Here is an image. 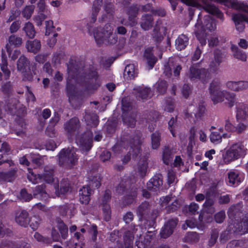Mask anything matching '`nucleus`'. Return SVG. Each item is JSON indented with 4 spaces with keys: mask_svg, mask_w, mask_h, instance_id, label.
<instances>
[{
    "mask_svg": "<svg viewBox=\"0 0 248 248\" xmlns=\"http://www.w3.org/2000/svg\"><path fill=\"white\" fill-rule=\"evenodd\" d=\"M102 210L104 219L106 221H109L111 218V210L109 205L104 204L103 205Z\"/></svg>",
    "mask_w": 248,
    "mask_h": 248,
    "instance_id": "nucleus-62",
    "label": "nucleus"
},
{
    "mask_svg": "<svg viewBox=\"0 0 248 248\" xmlns=\"http://www.w3.org/2000/svg\"><path fill=\"white\" fill-rule=\"evenodd\" d=\"M161 134L158 131H155L151 135L152 147L154 149H157L160 146Z\"/></svg>",
    "mask_w": 248,
    "mask_h": 248,
    "instance_id": "nucleus-45",
    "label": "nucleus"
},
{
    "mask_svg": "<svg viewBox=\"0 0 248 248\" xmlns=\"http://www.w3.org/2000/svg\"><path fill=\"white\" fill-rule=\"evenodd\" d=\"M80 80V83L89 93L97 90L100 85L97 73L91 66L82 74Z\"/></svg>",
    "mask_w": 248,
    "mask_h": 248,
    "instance_id": "nucleus-2",
    "label": "nucleus"
},
{
    "mask_svg": "<svg viewBox=\"0 0 248 248\" xmlns=\"http://www.w3.org/2000/svg\"><path fill=\"white\" fill-rule=\"evenodd\" d=\"M30 62L25 56H20L17 61V70L22 73H27L31 70Z\"/></svg>",
    "mask_w": 248,
    "mask_h": 248,
    "instance_id": "nucleus-22",
    "label": "nucleus"
},
{
    "mask_svg": "<svg viewBox=\"0 0 248 248\" xmlns=\"http://www.w3.org/2000/svg\"><path fill=\"white\" fill-rule=\"evenodd\" d=\"M227 248H245L244 243L241 240H232L227 245Z\"/></svg>",
    "mask_w": 248,
    "mask_h": 248,
    "instance_id": "nucleus-59",
    "label": "nucleus"
},
{
    "mask_svg": "<svg viewBox=\"0 0 248 248\" xmlns=\"http://www.w3.org/2000/svg\"><path fill=\"white\" fill-rule=\"evenodd\" d=\"M17 170V168H14L7 172H0V181L12 182L16 177Z\"/></svg>",
    "mask_w": 248,
    "mask_h": 248,
    "instance_id": "nucleus-28",
    "label": "nucleus"
},
{
    "mask_svg": "<svg viewBox=\"0 0 248 248\" xmlns=\"http://www.w3.org/2000/svg\"><path fill=\"white\" fill-rule=\"evenodd\" d=\"M199 235L196 232H189L185 237V241L187 243H196L199 241Z\"/></svg>",
    "mask_w": 248,
    "mask_h": 248,
    "instance_id": "nucleus-48",
    "label": "nucleus"
},
{
    "mask_svg": "<svg viewBox=\"0 0 248 248\" xmlns=\"http://www.w3.org/2000/svg\"><path fill=\"white\" fill-rule=\"evenodd\" d=\"M125 194L124 197V202L127 204L133 203L137 196L136 188H132L130 191L126 192Z\"/></svg>",
    "mask_w": 248,
    "mask_h": 248,
    "instance_id": "nucleus-41",
    "label": "nucleus"
},
{
    "mask_svg": "<svg viewBox=\"0 0 248 248\" xmlns=\"http://www.w3.org/2000/svg\"><path fill=\"white\" fill-rule=\"evenodd\" d=\"M228 182L230 186H236L242 180L239 173L237 171H232L228 173Z\"/></svg>",
    "mask_w": 248,
    "mask_h": 248,
    "instance_id": "nucleus-34",
    "label": "nucleus"
},
{
    "mask_svg": "<svg viewBox=\"0 0 248 248\" xmlns=\"http://www.w3.org/2000/svg\"><path fill=\"white\" fill-rule=\"evenodd\" d=\"M232 49L233 52V56L235 58L242 61H246L247 56L246 54L240 50L237 46H232Z\"/></svg>",
    "mask_w": 248,
    "mask_h": 248,
    "instance_id": "nucleus-47",
    "label": "nucleus"
},
{
    "mask_svg": "<svg viewBox=\"0 0 248 248\" xmlns=\"http://www.w3.org/2000/svg\"><path fill=\"white\" fill-rule=\"evenodd\" d=\"M203 20L204 23H203L201 19L199 17L195 28L204 32H206V30L211 31L216 28V23L209 16H205Z\"/></svg>",
    "mask_w": 248,
    "mask_h": 248,
    "instance_id": "nucleus-11",
    "label": "nucleus"
},
{
    "mask_svg": "<svg viewBox=\"0 0 248 248\" xmlns=\"http://www.w3.org/2000/svg\"><path fill=\"white\" fill-rule=\"evenodd\" d=\"M236 117L237 121L245 120L248 117V106L242 103H239L236 107Z\"/></svg>",
    "mask_w": 248,
    "mask_h": 248,
    "instance_id": "nucleus-25",
    "label": "nucleus"
},
{
    "mask_svg": "<svg viewBox=\"0 0 248 248\" xmlns=\"http://www.w3.org/2000/svg\"><path fill=\"white\" fill-rule=\"evenodd\" d=\"M34 7V5L26 6L22 11L23 16L27 19L30 18L33 12Z\"/></svg>",
    "mask_w": 248,
    "mask_h": 248,
    "instance_id": "nucleus-55",
    "label": "nucleus"
},
{
    "mask_svg": "<svg viewBox=\"0 0 248 248\" xmlns=\"http://www.w3.org/2000/svg\"><path fill=\"white\" fill-rule=\"evenodd\" d=\"M144 57L150 66V69L153 68L157 61V58L153 54V47H148L145 49Z\"/></svg>",
    "mask_w": 248,
    "mask_h": 248,
    "instance_id": "nucleus-31",
    "label": "nucleus"
},
{
    "mask_svg": "<svg viewBox=\"0 0 248 248\" xmlns=\"http://www.w3.org/2000/svg\"><path fill=\"white\" fill-rule=\"evenodd\" d=\"M93 36L98 46L104 44L113 46L118 42V35L114 32L113 27L110 24H106L103 27H98L93 30Z\"/></svg>",
    "mask_w": 248,
    "mask_h": 248,
    "instance_id": "nucleus-1",
    "label": "nucleus"
},
{
    "mask_svg": "<svg viewBox=\"0 0 248 248\" xmlns=\"http://www.w3.org/2000/svg\"><path fill=\"white\" fill-rule=\"evenodd\" d=\"M84 118L87 125L88 126L96 127L98 124V117L96 114L93 112L86 111Z\"/></svg>",
    "mask_w": 248,
    "mask_h": 248,
    "instance_id": "nucleus-24",
    "label": "nucleus"
},
{
    "mask_svg": "<svg viewBox=\"0 0 248 248\" xmlns=\"http://www.w3.org/2000/svg\"><path fill=\"white\" fill-rule=\"evenodd\" d=\"M123 121L128 126L133 127L135 126L136 123V121L135 117L134 116H123Z\"/></svg>",
    "mask_w": 248,
    "mask_h": 248,
    "instance_id": "nucleus-63",
    "label": "nucleus"
},
{
    "mask_svg": "<svg viewBox=\"0 0 248 248\" xmlns=\"http://www.w3.org/2000/svg\"><path fill=\"white\" fill-rule=\"evenodd\" d=\"M41 219L37 216H34L30 218V227L33 230H36L39 226Z\"/></svg>",
    "mask_w": 248,
    "mask_h": 248,
    "instance_id": "nucleus-60",
    "label": "nucleus"
},
{
    "mask_svg": "<svg viewBox=\"0 0 248 248\" xmlns=\"http://www.w3.org/2000/svg\"><path fill=\"white\" fill-rule=\"evenodd\" d=\"M54 170L55 167L54 166H46L44 168L43 173L38 174V177L41 181H44L48 184L51 183L54 181Z\"/></svg>",
    "mask_w": 248,
    "mask_h": 248,
    "instance_id": "nucleus-15",
    "label": "nucleus"
},
{
    "mask_svg": "<svg viewBox=\"0 0 248 248\" xmlns=\"http://www.w3.org/2000/svg\"><path fill=\"white\" fill-rule=\"evenodd\" d=\"M235 231L240 232L241 234L248 232V214H246L242 220L237 225Z\"/></svg>",
    "mask_w": 248,
    "mask_h": 248,
    "instance_id": "nucleus-30",
    "label": "nucleus"
},
{
    "mask_svg": "<svg viewBox=\"0 0 248 248\" xmlns=\"http://www.w3.org/2000/svg\"><path fill=\"white\" fill-rule=\"evenodd\" d=\"M188 38L186 35H180L175 41L176 49L178 50L185 49L188 44Z\"/></svg>",
    "mask_w": 248,
    "mask_h": 248,
    "instance_id": "nucleus-36",
    "label": "nucleus"
},
{
    "mask_svg": "<svg viewBox=\"0 0 248 248\" xmlns=\"http://www.w3.org/2000/svg\"><path fill=\"white\" fill-rule=\"evenodd\" d=\"M46 186L44 185L38 186L35 187L34 195L40 198L42 200H46L48 195L45 190Z\"/></svg>",
    "mask_w": 248,
    "mask_h": 248,
    "instance_id": "nucleus-42",
    "label": "nucleus"
},
{
    "mask_svg": "<svg viewBox=\"0 0 248 248\" xmlns=\"http://www.w3.org/2000/svg\"><path fill=\"white\" fill-rule=\"evenodd\" d=\"M60 117L58 113H55L54 117H53L50 121L49 124L46 127L45 133L50 138H54L56 137L57 134L55 129L54 126L59 122Z\"/></svg>",
    "mask_w": 248,
    "mask_h": 248,
    "instance_id": "nucleus-21",
    "label": "nucleus"
},
{
    "mask_svg": "<svg viewBox=\"0 0 248 248\" xmlns=\"http://www.w3.org/2000/svg\"><path fill=\"white\" fill-rule=\"evenodd\" d=\"M180 207V203L177 200H175L170 204H169L166 207L168 213H173L177 211Z\"/></svg>",
    "mask_w": 248,
    "mask_h": 248,
    "instance_id": "nucleus-54",
    "label": "nucleus"
},
{
    "mask_svg": "<svg viewBox=\"0 0 248 248\" xmlns=\"http://www.w3.org/2000/svg\"><path fill=\"white\" fill-rule=\"evenodd\" d=\"M178 222L177 218H172L168 221L162 228L160 234L162 238H166L170 236L173 232Z\"/></svg>",
    "mask_w": 248,
    "mask_h": 248,
    "instance_id": "nucleus-13",
    "label": "nucleus"
},
{
    "mask_svg": "<svg viewBox=\"0 0 248 248\" xmlns=\"http://www.w3.org/2000/svg\"><path fill=\"white\" fill-rule=\"evenodd\" d=\"M206 108L204 105L202 103L199 104L198 107L196 108L195 112H193L195 119L198 120L201 119L205 113Z\"/></svg>",
    "mask_w": 248,
    "mask_h": 248,
    "instance_id": "nucleus-49",
    "label": "nucleus"
},
{
    "mask_svg": "<svg viewBox=\"0 0 248 248\" xmlns=\"http://www.w3.org/2000/svg\"><path fill=\"white\" fill-rule=\"evenodd\" d=\"M8 62L7 61V57L4 53L1 54V62L0 64V69L3 72L4 75V78L7 80L10 78L11 75V71L7 67Z\"/></svg>",
    "mask_w": 248,
    "mask_h": 248,
    "instance_id": "nucleus-33",
    "label": "nucleus"
},
{
    "mask_svg": "<svg viewBox=\"0 0 248 248\" xmlns=\"http://www.w3.org/2000/svg\"><path fill=\"white\" fill-rule=\"evenodd\" d=\"M7 107L11 115H17V105L16 103L15 100H9L7 104Z\"/></svg>",
    "mask_w": 248,
    "mask_h": 248,
    "instance_id": "nucleus-52",
    "label": "nucleus"
},
{
    "mask_svg": "<svg viewBox=\"0 0 248 248\" xmlns=\"http://www.w3.org/2000/svg\"><path fill=\"white\" fill-rule=\"evenodd\" d=\"M217 196V185H213L206 191L205 199H213Z\"/></svg>",
    "mask_w": 248,
    "mask_h": 248,
    "instance_id": "nucleus-50",
    "label": "nucleus"
},
{
    "mask_svg": "<svg viewBox=\"0 0 248 248\" xmlns=\"http://www.w3.org/2000/svg\"><path fill=\"white\" fill-rule=\"evenodd\" d=\"M226 90H219L210 93L211 98L214 104L222 102L224 101V95Z\"/></svg>",
    "mask_w": 248,
    "mask_h": 248,
    "instance_id": "nucleus-38",
    "label": "nucleus"
},
{
    "mask_svg": "<svg viewBox=\"0 0 248 248\" xmlns=\"http://www.w3.org/2000/svg\"><path fill=\"white\" fill-rule=\"evenodd\" d=\"M15 220L19 225L24 227H28L30 222L29 213L25 210L17 212L16 215Z\"/></svg>",
    "mask_w": 248,
    "mask_h": 248,
    "instance_id": "nucleus-18",
    "label": "nucleus"
},
{
    "mask_svg": "<svg viewBox=\"0 0 248 248\" xmlns=\"http://www.w3.org/2000/svg\"><path fill=\"white\" fill-rule=\"evenodd\" d=\"M138 72L134 64H127L124 70V77L127 79H133L138 76Z\"/></svg>",
    "mask_w": 248,
    "mask_h": 248,
    "instance_id": "nucleus-26",
    "label": "nucleus"
},
{
    "mask_svg": "<svg viewBox=\"0 0 248 248\" xmlns=\"http://www.w3.org/2000/svg\"><path fill=\"white\" fill-rule=\"evenodd\" d=\"M175 152L169 146H165L162 150V160L163 163L168 165L172 161Z\"/></svg>",
    "mask_w": 248,
    "mask_h": 248,
    "instance_id": "nucleus-27",
    "label": "nucleus"
},
{
    "mask_svg": "<svg viewBox=\"0 0 248 248\" xmlns=\"http://www.w3.org/2000/svg\"><path fill=\"white\" fill-rule=\"evenodd\" d=\"M8 43L6 44L5 48L9 56L10 57L13 51L12 46H13L16 47H20L23 43V40L18 35L12 34L8 37Z\"/></svg>",
    "mask_w": 248,
    "mask_h": 248,
    "instance_id": "nucleus-14",
    "label": "nucleus"
},
{
    "mask_svg": "<svg viewBox=\"0 0 248 248\" xmlns=\"http://www.w3.org/2000/svg\"><path fill=\"white\" fill-rule=\"evenodd\" d=\"M222 137L217 132H211L210 139L212 142L216 144L219 143L222 141Z\"/></svg>",
    "mask_w": 248,
    "mask_h": 248,
    "instance_id": "nucleus-64",
    "label": "nucleus"
},
{
    "mask_svg": "<svg viewBox=\"0 0 248 248\" xmlns=\"http://www.w3.org/2000/svg\"><path fill=\"white\" fill-rule=\"evenodd\" d=\"M63 128L66 135L71 137L79 132L81 123L78 117H74L64 123Z\"/></svg>",
    "mask_w": 248,
    "mask_h": 248,
    "instance_id": "nucleus-9",
    "label": "nucleus"
},
{
    "mask_svg": "<svg viewBox=\"0 0 248 248\" xmlns=\"http://www.w3.org/2000/svg\"><path fill=\"white\" fill-rule=\"evenodd\" d=\"M41 44L38 39L32 41L28 40L26 43V47L28 51L34 54L37 53L41 49Z\"/></svg>",
    "mask_w": 248,
    "mask_h": 248,
    "instance_id": "nucleus-29",
    "label": "nucleus"
},
{
    "mask_svg": "<svg viewBox=\"0 0 248 248\" xmlns=\"http://www.w3.org/2000/svg\"><path fill=\"white\" fill-rule=\"evenodd\" d=\"M232 19L235 23L236 30L242 32L245 29V22H247V18L245 15L242 14H233Z\"/></svg>",
    "mask_w": 248,
    "mask_h": 248,
    "instance_id": "nucleus-20",
    "label": "nucleus"
},
{
    "mask_svg": "<svg viewBox=\"0 0 248 248\" xmlns=\"http://www.w3.org/2000/svg\"><path fill=\"white\" fill-rule=\"evenodd\" d=\"M75 211V207L73 203H66L59 206L60 213L62 216H65L68 214H69L70 216H73Z\"/></svg>",
    "mask_w": 248,
    "mask_h": 248,
    "instance_id": "nucleus-32",
    "label": "nucleus"
},
{
    "mask_svg": "<svg viewBox=\"0 0 248 248\" xmlns=\"http://www.w3.org/2000/svg\"><path fill=\"white\" fill-rule=\"evenodd\" d=\"M242 205L241 203L232 205L227 212L229 218L238 221L242 216Z\"/></svg>",
    "mask_w": 248,
    "mask_h": 248,
    "instance_id": "nucleus-17",
    "label": "nucleus"
},
{
    "mask_svg": "<svg viewBox=\"0 0 248 248\" xmlns=\"http://www.w3.org/2000/svg\"><path fill=\"white\" fill-rule=\"evenodd\" d=\"M194 32L196 36V37L199 41L202 46L205 45L206 44V32H204V31H200V30L197 29L196 28L195 29Z\"/></svg>",
    "mask_w": 248,
    "mask_h": 248,
    "instance_id": "nucleus-46",
    "label": "nucleus"
},
{
    "mask_svg": "<svg viewBox=\"0 0 248 248\" xmlns=\"http://www.w3.org/2000/svg\"><path fill=\"white\" fill-rule=\"evenodd\" d=\"M93 190L89 186H82L79 190V201L81 204H88L91 200L90 196Z\"/></svg>",
    "mask_w": 248,
    "mask_h": 248,
    "instance_id": "nucleus-19",
    "label": "nucleus"
},
{
    "mask_svg": "<svg viewBox=\"0 0 248 248\" xmlns=\"http://www.w3.org/2000/svg\"><path fill=\"white\" fill-rule=\"evenodd\" d=\"M93 133L87 130L76 139V142L83 152H87L93 146Z\"/></svg>",
    "mask_w": 248,
    "mask_h": 248,
    "instance_id": "nucleus-7",
    "label": "nucleus"
},
{
    "mask_svg": "<svg viewBox=\"0 0 248 248\" xmlns=\"http://www.w3.org/2000/svg\"><path fill=\"white\" fill-rule=\"evenodd\" d=\"M59 164L60 166L72 167L78 162V155L74 148L63 149L58 155Z\"/></svg>",
    "mask_w": 248,
    "mask_h": 248,
    "instance_id": "nucleus-4",
    "label": "nucleus"
},
{
    "mask_svg": "<svg viewBox=\"0 0 248 248\" xmlns=\"http://www.w3.org/2000/svg\"><path fill=\"white\" fill-rule=\"evenodd\" d=\"M163 185V177L161 174L155 175L147 183V189L152 191L156 192L159 191Z\"/></svg>",
    "mask_w": 248,
    "mask_h": 248,
    "instance_id": "nucleus-16",
    "label": "nucleus"
},
{
    "mask_svg": "<svg viewBox=\"0 0 248 248\" xmlns=\"http://www.w3.org/2000/svg\"><path fill=\"white\" fill-rule=\"evenodd\" d=\"M141 133L137 132L133 137L129 134L124 135L121 139V141L124 144H129L130 148L133 152V157H136L140 153V145L142 143Z\"/></svg>",
    "mask_w": 248,
    "mask_h": 248,
    "instance_id": "nucleus-5",
    "label": "nucleus"
},
{
    "mask_svg": "<svg viewBox=\"0 0 248 248\" xmlns=\"http://www.w3.org/2000/svg\"><path fill=\"white\" fill-rule=\"evenodd\" d=\"M134 239L133 233L129 231H126L124 235V242L125 248H133Z\"/></svg>",
    "mask_w": 248,
    "mask_h": 248,
    "instance_id": "nucleus-40",
    "label": "nucleus"
},
{
    "mask_svg": "<svg viewBox=\"0 0 248 248\" xmlns=\"http://www.w3.org/2000/svg\"><path fill=\"white\" fill-rule=\"evenodd\" d=\"M152 37L154 41L157 44L161 42L164 38L163 36L159 33V29L157 27L154 28L152 33Z\"/></svg>",
    "mask_w": 248,
    "mask_h": 248,
    "instance_id": "nucleus-58",
    "label": "nucleus"
},
{
    "mask_svg": "<svg viewBox=\"0 0 248 248\" xmlns=\"http://www.w3.org/2000/svg\"><path fill=\"white\" fill-rule=\"evenodd\" d=\"M133 91L136 98L140 101H145L150 99L153 95L151 88L147 87L139 86L134 88Z\"/></svg>",
    "mask_w": 248,
    "mask_h": 248,
    "instance_id": "nucleus-12",
    "label": "nucleus"
},
{
    "mask_svg": "<svg viewBox=\"0 0 248 248\" xmlns=\"http://www.w3.org/2000/svg\"><path fill=\"white\" fill-rule=\"evenodd\" d=\"M218 231L217 229H214L212 231L211 236L208 240V246L212 247L217 242V239L218 237Z\"/></svg>",
    "mask_w": 248,
    "mask_h": 248,
    "instance_id": "nucleus-57",
    "label": "nucleus"
},
{
    "mask_svg": "<svg viewBox=\"0 0 248 248\" xmlns=\"http://www.w3.org/2000/svg\"><path fill=\"white\" fill-rule=\"evenodd\" d=\"M187 75L191 81L200 80L204 83L208 79L209 73L207 69L199 68L197 65H193L190 67Z\"/></svg>",
    "mask_w": 248,
    "mask_h": 248,
    "instance_id": "nucleus-6",
    "label": "nucleus"
},
{
    "mask_svg": "<svg viewBox=\"0 0 248 248\" xmlns=\"http://www.w3.org/2000/svg\"><path fill=\"white\" fill-rule=\"evenodd\" d=\"M100 179L99 176H94L91 179L88 184L86 186H89L92 190L93 191L95 188H98L100 186Z\"/></svg>",
    "mask_w": 248,
    "mask_h": 248,
    "instance_id": "nucleus-51",
    "label": "nucleus"
},
{
    "mask_svg": "<svg viewBox=\"0 0 248 248\" xmlns=\"http://www.w3.org/2000/svg\"><path fill=\"white\" fill-rule=\"evenodd\" d=\"M156 88L157 91L160 94H164L166 93L167 89L166 81L162 80L158 81L156 83Z\"/></svg>",
    "mask_w": 248,
    "mask_h": 248,
    "instance_id": "nucleus-53",
    "label": "nucleus"
},
{
    "mask_svg": "<svg viewBox=\"0 0 248 248\" xmlns=\"http://www.w3.org/2000/svg\"><path fill=\"white\" fill-rule=\"evenodd\" d=\"M57 227L61 233V237L62 239H65L68 236V229L67 225L64 223L63 220L60 218L57 220Z\"/></svg>",
    "mask_w": 248,
    "mask_h": 248,
    "instance_id": "nucleus-39",
    "label": "nucleus"
},
{
    "mask_svg": "<svg viewBox=\"0 0 248 248\" xmlns=\"http://www.w3.org/2000/svg\"><path fill=\"white\" fill-rule=\"evenodd\" d=\"M148 167V164L146 161H144L142 163L140 162L138 167V170L139 174L141 177H143L145 176L147 169Z\"/></svg>",
    "mask_w": 248,
    "mask_h": 248,
    "instance_id": "nucleus-56",
    "label": "nucleus"
},
{
    "mask_svg": "<svg viewBox=\"0 0 248 248\" xmlns=\"http://www.w3.org/2000/svg\"><path fill=\"white\" fill-rule=\"evenodd\" d=\"M214 204V199H206V201L203 204V207L205 211L209 214H214L216 211Z\"/></svg>",
    "mask_w": 248,
    "mask_h": 248,
    "instance_id": "nucleus-44",
    "label": "nucleus"
},
{
    "mask_svg": "<svg viewBox=\"0 0 248 248\" xmlns=\"http://www.w3.org/2000/svg\"><path fill=\"white\" fill-rule=\"evenodd\" d=\"M21 22L18 20L14 21L9 27V32L11 34L16 33L20 28Z\"/></svg>",
    "mask_w": 248,
    "mask_h": 248,
    "instance_id": "nucleus-61",
    "label": "nucleus"
},
{
    "mask_svg": "<svg viewBox=\"0 0 248 248\" xmlns=\"http://www.w3.org/2000/svg\"><path fill=\"white\" fill-rule=\"evenodd\" d=\"M22 31L25 33L26 36L30 39L33 38L36 34V31L33 24L29 21L26 22L23 28Z\"/></svg>",
    "mask_w": 248,
    "mask_h": 248,
    "instance_id": "nucleus-35",
    "label": "nucleus"
},
{
    "mask_svg": "<svg viewBox=\"0 0 248 248\" xmlns=\"http://www.w3.org/2000/svg\"><path fill=\"white\" fill-rule=\"evenodd\" d=\"M224 98L227 101L226 103L229 108H232L236 104V94L234 93L225 91Z\"/></svg>",
    "mask_w": 248,
    "mask_h": 248,
    "instance_id": "nucleus-43",
    "label": "nucleus"
},
{
    "mask_svg": "<svg viewBox=\"0 0 248 248\" xmlns=\"http://www.w3.org/2000/svg\"><path fill=\"white\" fill-rule=\"evenodd\" d=\"M247 149L242 141L233 142L226 150L223 156V161L226 164H229L241 158H243L246 155Z\"/></svg>",
    "mask_w": 248,
    "mask_h": 248,
    "instance_id": "nucleus-3",
    "label": "nucleus"
},
{
    "mask_svg": "<svg viewBox=\"0 0 248 248\" xmlns=\"http://www.w3.org/2000/svg\"><path fill=\"white\" fill-rule=\"evenodd\" d=\"M154 25V19L150 14H144L142 16L140 25L144 31L149 30Z\"/></svg>",
    "mask_w": 248,
    "mask_h": 248,
    "instance_id": "nucleus-23",
    "label": "nucleus"
},
{
    "mask_svg": "<svg viewBox=\"0 0 248 248\" xmlns=\"http://www.w3.org/2000/svg\"><path fill=\"white\" fill-rule=\"evenodd\" d=\"M13 85L10 81L2 82L1 83L0 92L7 97L11 96L13 92Z\"/></svg>",
    "mask_w": 248,
    "mask_h": 248,
    "instance_id": "nucleus-37",
    "label": "nucleus"
},
{
    "mask_svg": "<svg viewBox=\"0 0 248 248\" xmlns=\"http://www.w3.org/2000/svg\"><path fill=\"white\" fill-rule=\"evenodd\" d=\"M81 69L79 68H77L73 64V62H69L67 64V72L68 74V77L67 78L66 82V90L68 93H72L74 90V85L72 83L71 80L73 79H76L77 80H78V75L81 73Z\"/></svg>",
    "mask_w": 248,
    "mask_h": 248,
    "instance_id": "nucleus-8",
    "label": "nucleus"
},
{
    "mask_svg": "<svg viewBox=\"0 0 248 248\" xmlns=\"http://www.w3.org/2000/svg\"><path fill=\"white\" fill-rule=\"evenodd\" d=\"M151 211V206L150 203L147 202H144L137 207L136 214L139 217V220H147L154 217L152 216Z\"/></svg>",
    "mask_w": 248,
    "mask_h": 248,
    "instance_id": "nucleus-10",
    "label": "nucleus"
}]
</instances>
